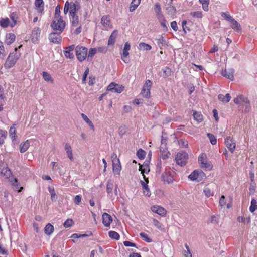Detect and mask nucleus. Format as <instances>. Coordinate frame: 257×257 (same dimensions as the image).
Returning a JSON list of instances; mask_svg holds the SVG:
<instances>
[{"instance_id": "f257e3e1", "label": "nucleus", "mask_w": 257, "mask_h": 257, "mask_svg": "<svg viewBox=\"0 0 257 257\" xmlns=\"http://www.w3.org/2000/svg\"><path fill=\"white\" fill-rule=\"evenodd\" d=\"M22 47V45H20L18 47L15 48L13 52L9 54L4 64V67L6 69H10L16 64L21 55L20 52L17 51L18 49H20Z\"/></svg>"}, {"instance_id": "f03ea898", "label": "nucleus", "mask_w": 257, "mask_h": 257, "mask_svg": "<svg viewBox=\"0 0 257 257\" xmlns=\"http://www.w3.org/2000/svg\"><path fill=\"white\" fill-rule=\"evenodd\" d=\"M66 25L65 22L62 19V18H59V19H55L51 23L50 26L56 32L61 34L64 31Z\"/></svg>"}, {"instance_id": "7ed1b4c3", "label": "nucleus", "mask_w": 257, "mask_h": 257, "mask_svg": "<svg viewBox=\"0 0 257 257\" xmlns=\"http://www.w3.org/2000/svg\"><path fill=\"white\" fill-rule=\"evenodd\" d=\"M88 49L86 47L78 45L75 48L76 56L80 62L83 61L87 55Z\"/></svg>"}, {"instance_id": "20e7f679", "label": "nucleus", "mask_w": 257, "mask_h": 257, "mask_svg": "<svg viewBox=\"0 0 257 257\" xmlns=\"http://www.w3.org/2000/svg\"><path fill=\"white\" fill-rule=\"evenodd\" d=\"M188 158V154L186 152H181L177 153L175 160L177 164L183 166L186 164Z\"/></svg>"}, {"instance_id": "39448f33", "label": "nucleus", "mask_w": 257, "mask_h": 257, "mask_svg": "<svg viewBox=\"0 0 257 257\" xmlns=\"http://www.w3.org/2000/svg\"><path fill=\"white\" fill-rule=\"evenodd\" d=\"M161 180L166 184H171L173 182L174 179L171 173L170 168H166L165 171L162 173Z\"/></svg>"}, {"instance_id": "423d86ee", "label": "nucleus", "mask_w": 257, "mask_h": 257, "mask_svg": "<svg viewBox=\"0 0 257 257\" xmlns=\"http://www.w3.org/2000/svg\"><path fill=\"white\" fill-rule=\"evenodd\" d=\"M152 85V82L150 80L146 81L144 84L141 93L144 97L148 98L150 96V88Z\"/></svg>"}, {"instance_id": "0eeeda50", "label": "nucleus", "mask_w": 257, "mask_h": 257, "mask_svg": "<svg viewBox=\"0 0 257 257\" xmlns=\"http://www.w3.org/2000/svg\"><path fill=\"white\" fill-rule=\"evenodd\" d=\"M41 29L39 27H35L32 32L31 41L33 43H38L40 36Z\"/></svg>"}, {"instance_id": "6e6552de", "label": "nucleus", "mask_w": 257, "mask_h": 257, "mask_svg": "<svg viewBox=\"0 0 257 257\" xmlns=\"http://www.w3.org/2000/svg\"><path fill=\"white\" fill-rule=\"evenodd\" d=\"M144 179L145 182H144L142 180L140 181V183L143 189V193L146 196H150L151 194L148 185V183L149 182L148 178H147L145 177V176H144Z\"/></svg>"}, {"instance_id": "1a4fd4ad", "label": "nucleus", "mask_w": 257, "mask_h": 257, "mask_svg": "<svg viewBox=\"0 0 257 257\" xmlns=\"http://www.w3.org/2000/svg\"><path fill=\"white\" fill-rule=\"evenodd\" d=\"M60 34L57 32H52L49 35V40L51 42L60 44L61 42V37L59 36Z\"/></svg>"}, {"instance_id": "9d476101", "label": "nucleus", "mask_w": 257, "mask_h": 257, "mask_svg": "<svg viewBox=\"0 0 257 257\" xmlns=\"http://www.w3.org/2000/svg\"><path fill=\"white\" fill-rule=\"evenodd\" d=\"M131 46L130 43L126 42L124 44L122 53L121 54V59L125 63H128L129 60L126 59L129 55L128 51L130 50Z\"/></svg>"}, {"instance_id": "9b49d317", "label": "nucleus", "mask_w": 257, "mask_h": 257, "mask_svg": "<svg viewBox=\"0 0 257 257\" xmlns=\"http://www.w3.org/2000/svg\"><path fill=\"white\" fill-rule=\"evenodd\" d=\"M225 143L230 151L233 153L236 147V144L234 140H233L230 137H227L225 140Z\"/></svg>"}, {"instance_id": "f8f14e48", "label": "nucleus", "mask_w": 257, "mask_h": 257, "mask_svg": "<svg viewBox=\"0 0 257 257\" xmlns=\"http://www.w3.org/2000/svg\"><path fill=\"white\" fill-rule=\"evenodd\" d=\"M151 210L160 216H164L166 214V209L160 206L154 205L151 207Z\"/></svg>"}, {"instance_id": "ddd939ff", "label": "nucleus", "mask_w": 257, "mask_h": 257, "mask_svg": "<svg viewBox=\"0 0 257 257\" xmlns=\"http://www.w3.org/2000/svg\"><path fill=\"white\" fill-rule=\"evenodd\" d=\"M234 70L233 69H225L222 71L221 74L224 77L232 81L234 80Z\"/></svg>"}, {"instance_id": "4468645a", "label": "nucleus", "mask_w": 257, "mask_h": 257, "mask_svg": "<svg viewBox=\"0 0 257 257\" xmlns=\"http://www.w3.org/2000/svg\"><path fill=\"white\" fill-rule=\"evenodd\" d=\"M102 223L106 227L110 226L112 221V217L107 213H104L102 216Z\"/></svg>"}, {"instance_id": "2eb2a0df", "label": "nucleus", "mask_w": 257, "mask_h": 257, "mask_svg": "<svg viewBox=\"0 0 257 257\" xmlns=\"http://www.w3.org/2000/svg\"><path fill=\"white\" fill-rule=\"evenodd\" d=\"M231 28L236 32L239 33L241 32L242 28L240 24L236 21L234 18L230 21Z\"/></svg>"}, {"instance_id": "dca6fc26", "label": "nucleus", "mask_w": 257, "mask_h": 257, "mask_svg": "<svg viewBox=\"0 0 257 257\" xmlns=\"http://www.w3.org/2000/svg\"><path fill=\"white\" fill-rule=\"evenodd\" d=\"M112 170L115 174L119 175L121 170V165L120 161L112 163Z\"/></svg>"}, {"instance_id": "f3484780", "label": "nucleus", "mask_w": 257, "mask_h": 257, "mask_svg": "<svg viewBox=\"0 0 257 257\" xmlns=\"http://www.w3.org/2000/svg\"><path fill=\"white\" fill-rule=\"evenodd\" d=\"M16 36L14 33H10L6 34L5 43L10 45L15 40Z\"/></svg>"}, {"instance_id": "a211bd4d", "label": "nucleus", "mask_w": 257, "mask_h": 257, "mask_svg": "<svg viewBox=\"0 0 257 257\" xmlns=\"http://www.w3.org/2000/svg\"><path fill=\"white\" fill-rule=\"evenodd\" d=\"M117 36V31L115 30L112 32L109 38L108 41V45H113L114 44Z\"/></svg>"}, {"instance_id": "6ab92c4d", "label": "nucleus", "mask_w": 257, "mask_h": 257, "mask_svg": "<svg viewBox=\"0 0 257 257\" xmlns=\"http://www.w3.org/2000/svg\"><path fill=\"white\" fill-rule=\"evenodd\" d=\"M35 5L37 8V11L42 13L44 11V3L43 0H35Z\"/></svg>"}, {"instance_id": "aec40b11", "label": "nucleus", "mask_w": 257, "mask_h": 257, "mask_svg": "<svg viewBox=\"0 0 257 257\" xmlns=\"http://www.w3.org/2000/svg\"><path fill=\"white\" fill-rule=\"evenodd\" d=\"M140 167L139 170L141 172L143 176H145L144 173H148L150 171L149 166L148 163H144L143 165L139 164Z\"/></svg>"}, {"instance_id": "412c9836", "label": "nucleus", "mask_w": 257, "mask_h": 257, "mask_svg": "<svg viewBox=\"0 0 257 257\" xmlns=\"http://www.w3.org/2000/svg\"><path fill=\"white\" fill-rule=\"evenodd\" d=\"M162 72H161L160 76L164 78H166L171 74V69L168 67H165L162 69Z\"/></svg>"}, {"instance_id": "4be33fe9", "label": "nucleus", "mask_w": 257, "mask_h": 257, "mask_svg": "<svg viewBox=\"0 0 257 257\" xmlns=\"http://www.w3.org/2000/svg\"><path fill=\"white\" fill-rule=\"evenodd\" d=\"M160 151L161 153L162 158L163 160L167 159L169 157V155H170L169 152L166 150V147L160 146Z\"/></svg>"}, {"instance_id": "5701e85b", "label": "nucleus", "mask_w": 257, "mask_h": 257, "mask_svg": "<svg viewBox=\"0 0 257 257\" xmlns=\"http://www.w3.org/2000/svg\"><path fill=\"white\" fill-rule=\"evenodd\" d=\"M65 150L66 151L68 157L70 159L71 161H73L72 148L69 144L67 143L65 144Z\"/></svg>"}, {"instance_id": "b1692460", "label": "nucleus", "mask_w": 257, "mask_h": 257, "mask_svg": "<svg viewBox=\"0 0 257 257\" xmlns=\"http://www.w3.org/2000/svg\"><path fill=\"white\" fill-rule=\"evenodd\" d=\"M69 12L72 13L73 12L76 13L80 8V6L79 4H76L74 2L69 3Z\"/></svg>"}, {"instance_id": "393cba45", "label": "nucleus", "mask_w": 257, "mask_h": 257, "mask_svg": "<svg viewBox=\"0 0 257 257\" xmlns=\"http://www.w3.org/2000/svg\"><path fill=\"white\" fill-rule=\"evenodd\" d=\"M11 19L12 20V23L10 24V26L13 28L17 24V20L18 18V15L16 12H14L10 15Z\"/></svg>"}, {"instance_id": "a878e982", "label": "nucleus", "mask_w": 257, "mask_h": 257, "mask_svg": "<svg viewBox=\"0 0 257 257\" xmlns=\"http://www.w3.org/2000/svg\"><path fill=\"white\" fill-rule=\"evenodd\" d=\"M54 228L53 226L50 224L48 223L44 228V233L47 235H50L54 231Z\"/></svg>"}, {"instance_id": "bb28decb", "label": "nucleus", "mask_w": 257, "mask_h": 257, "mask_svg": "<svg viewBox=\"0 0 257 257\" xmlns=\"http://www.w3.org/2000/svg\"><path fill=\"white\" fill-rule=\"evenodd\" d=\"M218 98L224 103H227L230 100L231 96L229 93L226 94L225 96L220 94L218 95Z\"/></svg>"}, {"instance_id": "cd10ccee", "label": "nucleus", "mask_w": 257, "mask_h": 257, "mask_svg": "<svg viewBox=\"0 0 257 257\" xmlns=\"http://www.w3.org/2000/svg\"><path fill=\"white\" fill-rule=\"evenodd\" d=\"M30 146V143L28 140H27L23 144L20 145V151L21 153H24L26 152Z\"/></svg>"}, {"instance_id": "c85d7f7f", "label": "nucleus", "mask_w": 257, "mask_h": 257, "mask_svg": "<svg viewBox=\"0 0 257 257\" xmlns=\"http://www.w3.org/2000/svg\"><path fill=\"white\" fill-rule=\"evenodd\" d=\"M48 190L51 195V200L53 202L56 201L58 199V197L56 194L54 187L51 188V187H49Z\"/></svg>"}, {"instance_id": "c756f323", "label": "nucleus", "mask_w": 257, "mask_h": 257, "mask_svg": "<svg viewBox=\"0 0 257 257\" xmlns=\"http://www.w3.org/2000/svg\"><path fill=\"white\" fill-rule=\"evenodd\" d=\"M188 178L191 181L197 180L198 181L199 179L198 170H194L188 176Z\"/></svg>"}, {"instance_id": "7c9ffc66", "label": "nucleus", "mask_w": 257, "mask_h": 257, "mask_svg": "<svg viewBox=\"0 0 257 257\" xmlns=\"http://www.w3.org/2000/svg\"><path fill=\"white\" fill-rule=\"evenodd\" d=\"M10 24V21L8 18H2L0 20V26L3 28H7Z\"/></svg>"}, {"instance_id": "2f4dec72", "label": "nucleus", "mask_w": 257, "mask_h": 257, "mask_svg": "<svg viewBox=\"0 0 257 257\" xmlns=\"http://www.w3.org/2000/svg\"><path fill=\"white\" fill-rule=\"evenodd\" d=\"M141 0H133L130 7V11L133 12L140 4Z\"/></svg>"}, {"instance_id": "473e14b6", "label": "nucleus", "mask_w": 257, "mask_h": 257, "mask_svg": "<svg viewBox=\"0 0 257 257\" xmlns=\"http://www.w3.org/2000/svg\"><path fill=\"white\" fill-rule=\"evenodd\" d=\"M101 22L104 27L109 26L110 23L109 16L108 15L103 16L101 18Z\"/></svg>"}, {"instance_id": "72a5a7b5", "label": "nucleus", "mask_w": 257, "mask_h": 257, "mask_svg": "<svg viewBox=\"0 0 257 257\" xmlns=\"http://www.w3.org/2000/svg\"><path fill=\"white\" fill-rule=\"evenodd\" d=\"M244 101H247V98L242 95L238 96L234 99V103L236 104H239L240 105L241 103V102H243Z\"/></svg>"}, {"instance_id": "f704fd0d", "label": "nucleus", "mask_w": 257, "mask_h": 257, "mask_svg": "<svg viewBox=\"0 0 257 257\" xmlns=\"http://www.w3.org/2000/svg\"><path fill=\"white\" fill-rule=\"evenodd\" d=\"M12 185L14 187H15L16 190L18 192H20L23 188L22 187H20V183L18 182V180L16 178H14L13 181H11Z\"/></svg>"}, {"instance_id": "c9c22d12", "label": "nucleus", "mask_w": 257, "mask_h": 257, "mask_svg": "<svg viewBox=\"0 0 257 257\" xmlns=\"http://www.w3.org/2000/svg\"><path fill=\"white\" fill-rule=\"evenodd\" d=\"M139 48L140 49L146 51H149L152 49L151 45L144 42H141L139 43Z\"/></svg>"}, {"instance_id": "e433bc0d", "label": "nucleus", "mask_w": 257, "mask_h": 257, "mask_svg": "<svg viewBox=\"0 0 257 257\" xmlns=\"http://www.w3.org/2000/svg\"><path fill=\"white\" fill-rule=\"evenodd\" d=\"M81 116L84 120L88 124L89 126L92 130H94V126L92 122L88 118V117L84 113H82Z\"/></svg>"}, {"instance_id": "4c0bfd02", "label": "nucleus", "mask_w": 257, "mask_h": 257, "mask_svg": "<svg viewBox=\"0 0 257 257\" xmlns=\"http://www.w3.org/2000/svg\"><path fill=\"white\" fill-rule=\"evenodd\" d=\"M114 185L112 182L109 180L107 181V184H106V191L107 193L110 195L112 194V190L113 188Z\"/></svg>"}, {"instance_id": "58836bf2", "label": "nucleus", "mask_w": 257, "mask_h": 257, "mask_svg": "<svg viewBox=\"0 0 257 257\" xmlns=\"http://www.w3.org/2000/svg\"><path fill=\"white\" fill-rule=\"evenodd\" d=\"M257 209V201L254 199H252L251 201V205L249 207V211L253 213Z\"/></svg>"}, {"instance_id": "ea45409f", "label": "nucleus", "mask_w": 257, "mask_h": 257, "mask_svg": "<svg viewBox=\"0 0 257 257\" xmlns=\"http://www.w3.org/2000/svg\"><path fill=\"white\" fill-rule=\"evenodd\" d=\"M193 116L194 119L199 122H200L203 120V115L200 112L194 111L193 112Z\"/></svg>"}, {"instance_id": "a19ab883", "label": "nucleus", "mask_w": 257, "mask_h": 257, "mask_svg": "<svg viewBox=\"0 0 257 257\" xmlns=\"http://www.w3.org/2000/svg\"><path fill=\"white\" fill-rule=\"evenodd\" d=\"M157 40L158 45L161 49H162V47L165 45L166 43L164 37L162 35H160Z\"/></svg>"}, {"instance_id": "79ce46f5", "label": "nucleus", "mask_w": 257, "mask_h": 257, "mask_svg": "<svg viewBox=\"0 0 257 257\" xmlns=\"http://www.w3.org/2000/svg\"><path fill=\"white\" fill-rule=\"evenodd\" d=\"M165 9L167 11V14L170 15L171 17L174 15L176 12V9L174 6H169L168 7H166Z\"/></svg>"}, {"instance_id": "37998d69", "label": "nucleus", "mask_w": 257, "mask_h": 257, "mask_svg": "<svg viewBox=\"0 0 257 257\" xmlns=\"http://www.w3.org/2000/svg\"><path fill=\"white\" fill-rule=\"evenodd\" d=\"M108 234H109V236L111 238L115 239V240H119V239L120 238L119 234L117 232L114 231H109Z\"/></svg>"}, {"instance_id": "c03bdc74", "label": "nucleus", "mask_w": 257, "mask_h": 257, "mask_svg": "<svg viewBox=\"0 0 257 257\" xmlns=\"http://www.w3.org/2000/svg\"><path fill=\"white\" fill-rule=\"evenodd\" d=\"M146 155V152L141 148L139 149L137 151V156L140 159H141V160L144 159Z\"/></svg>"}, {"instance_id": "a18cd8bd", "label": "nucleus", "mask_w": 257, "mask_h": 257, "mask_svg": "<svg viewBox=\"0 0 257 257\" xmlns=\"http://www.w3.org/2000/svg\"><path fill=\"white\" fill-rule=\"evenodd\" d=\"M42 76L43 79L46 81H50L52 82L53 81V79L52 78L51 76L49 73L46 72H42Z\"/></svg>"}, {"instance_id": "49530a36", "label": "nucleus", "mask_w": 257, "mask_h": 257, "mask_svg": "<svg viewBox=\"0 0 257 257\" xmlns=\"http://www.w3.org/2000/svg\"><path fill=\"white\" fill-rule=\"evenodd\" d=\"M7 132L3 130H0V145H2L4 143V140L7 137Z\"/></svg>"}, {"instance_id": "de8ad7c7", "label": "nucleus", "mask_w": 257, "mask_h": 257, "mask_svg": "<svg viewBox=\"0 0 257 257\" xmlns=\"http://www.w3.org/2000/svg\"><path fill=\"white\" fill-rule=\"evenodd\" d=\"M9 135L13 142L15 139L16 130L14 125L12 126L9 130Z\"/></svg>"}, {"instance_id": "09e8293b", "label": "nucleus", "mask_w": 257, "mask_h": 257, "mask_svg": "<svg viewBox=\"0 0 257 257\" xmlns=\"http://www.w3.org/2000/svg\"><path fill=\"white\" fill-rule=\"evenodd\" d=\"M207 135L211 144L213 145H215L217 143V140L215 136L210 133H207Z\"/></svg>"}, {"instance_id": "8fccbe9b", "label": "nucleus", "mask_w": 257, "mask_h": 257, "mask_svg": "<svg viewBox=\"0 0 257 257\" xmlns=\"http://www.w3.org/2000/svg\"><path fill=\"white\" fill-rule=\"evenodd\" d=\"M185 247L186 248V250H184L183 252V254L185 257H192V254L190 251V249L189 248V246L187 244H185Z\"/></svg>"}, {"instance_id": "3c124183", "label": "nucleus", "mask_w": 257, "mask_h": 257, "mask_svg": "<svg viewBox=\"0 0 257 257\" xmlns=\"http://www.w3.org/2000/svg\"><path fill=\"white\" fill-rule=\"evenodd\" d=\"M202 5V8L205 11L208 10V5L209 0H199Z\"/></svg>"}, {"instance_id": "603ef678", "label": "nucleus", "mask_w": 257, "mask_h": 257, "mask_svg": "<svg viewBox=\"0 0 257 257\" xmlns=\"http://www.w3.org/2000/svg\"><path fill=\"white\" fill-rule=\"evenodd\" d=\"M60 6L57 5L55 8V11L54 14V18L55 19H59V18H62L60 16Z\"/></svg>"}, {"instance_id": "864d4df0", "label": "nucleus", "mask_w": 257, "mask_h": 257, "mask_svg": "<svg viewBox=\"0 0 257 257\" xmlns=\"http://www.w3.org/2000/svg\"><path fill=\"white\" fill-rule=\"evenodd\" d=\"M1 173L2 174H3V176H6L7 178H8L11 174L10 170L7 167L2 168L1 171Z\"/></svg>"}, {"instance_id": "5fc2aeb1", "label": "nucleus", "mask_w": 257, "mask_h": 257, "mask_svg": "<svg viewBox=\"0 0 257 257\" xmlns=\"http://www.w3.org/2000/svg\"><path fill=\"white\" fill-rule=\"evenodd\" d=\"M190 14L192 17L196 18H201L203 16L202 12L200 11L191 12Z\"/></svg>"}, {"instance_id": "6e6d98bb", "label": "nucleus", "mask_w": 257, "mask_h": 257, "mask_svg": "<svg viewBox=\"0 0 257 257\" xmlns=\"http://www.w3.org/2000/svg\"><path fill=\"white\" fill-rule=\"evenodd\" d=\"M140 235L147 242L150 243L152 241V240L150 238L148 237V235L144 232H141Z\"/></svg>"}, {"instance_id": "4d7b16f0", "label": "nucleus", "mask_w": 257, "mask_h": 257, "mask_svg": "<svg viewBox=\"0 0 257 257\" xmlns=\"http://www.w3.org/2000/svg\"><path fill=\"white\" fill-rule=\"evenodd\" d=\"M73 224V221L71 219H67L63 223V225L65 228L71 227Z\"/></svg>"}, {"instance_id": "13d9d810", "label": "nucleus", "mask_w": 257, "mask_h": 257, "mask_svg": "<svg viewBox=\"0 0 257 257\" xmlns=\"http://www.w3.org/2000/svg\"><path fill=\"white\" fill-rule=\"evenodd\" d=\"M72 25L74 27H76L79 24V17L70 18Z\"/></svg>"}, {"instance_id": "bf43d9fd", "label": "nucleus", "mask_w": 257, "mask_h": 257, "mask_svg": "<svg viewBox=\"0 0 257 257\" xmlns=\"http://www.w3.org/2000/svg\"><path fill=\"white\" fill-rule=\"evenodd\" d=\"M247 102H246V101H244L243 102H241V103L240 104V105H242V106H244V105H245V112H248L249 111V109H250V102L248 100V99L247 98Z\"/></svg>"}, {"instance_id": "052dcab7", "label": "nucleus", "mask_w": 257, "mask_h": 257, "mask_svg": "<svg viewBox=\"0 0 257 257\" xmlns=\"http://www.w3.org/2000/svg\"><path fill=\"white\" fill-rule=\"evenodd\" d=\"M5 48L3 43L0 41V58L3 59L5 56Z\"/></svg>"}, {"instance_id": "680f3d73", "label": "nucleus", "mask_w": 257, "mask_h": 257, "mask_svg": "<svg viewBox=\"0 0 257 257\" xmlns=\"http://www.w3.org/2000/svg\"><path fill=\"white\" fill-rule=\"evenodd\" d=\"M64 54L65 55V56L67 58L72 59L74 58V54L71 51H69L67 50H65L64 51Z\"/></svg>"}, {"instance_id": "e2e57ef3", "label": "nucleus", "mask_w": 257, "mask_h": 257, "mask_svg": "<svg viewBox=\"0 0 257 257\" xmlns=\"http://www.w3.org/2000/svg\"><path fill=\"white\" fill-rule=\"evenodd\" d=\"M203 191L205 193V196L208 198L210 197L211 196H213V193L211 192L210 189L207 187H205L204 188Z\"/></svg>"}, {"instance_id": "0e129e2a", "label": "nucleus", "mask_w": 257, "mask_h": 257, "mask_svg": "<svg viewBox=\"0 0 257 257\" xmlns=\"http://www.w3.org/2000/svg\"><path fill=\"white\" fill-rule=\"evenodd\" d=\"M221 15L226 20L229 21V22L231 21V20L233 19L229 14H227L225 12H222L221 13Z\"/></svg>"}, {"instance_id": "69168bd1", "label": "nucleus", "mask_w": 257, "mask_h": 257, "mask_svg": "<svg viewBox=\"0 0 257 257\" xmlns=\"http://www.w3.org/2000/svg\"><path fill=\"white\" fill-rule=\"evenodd\" d=\"M154 11L156 14L162 12L161 5L159 3H156L154 5Z\"/></svg>"}, {"instance_id": "338daca9", "label": "nucleus", "mask_w": 257, "mask_h": 257, "mask_svg": "<svg viewBox=\"0 0 257 257\" xmlns=\"http://www.w3.org/2000/svg\"><path fill=\"white\" fill-rule=\"evenodd\" d=\"M255 183L252 182L250 183L249 190L251 194H253L255 191Z\"/></svg>"}, {"instance_id": "774afa93", "label": "nucleus", "mask_w": 257, "mask_h": 257, "mask_svg": "<svg viewBox=\"0 0 257 257\" xmlns=\"http://www.w3.org/2000/svg\"><path fill=\"white\" fill-rule=\"evenodd\" d=\"M96 52L95 48H90L88 53V61L89 60V58H92Z\"/></svg>"}]
</instances>
